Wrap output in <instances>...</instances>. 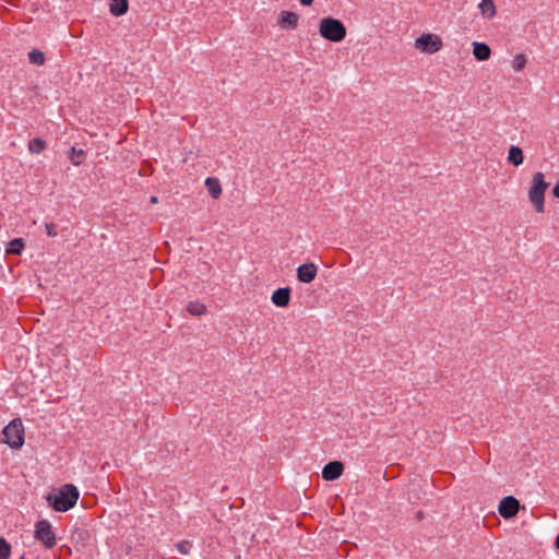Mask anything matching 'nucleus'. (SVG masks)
Wrapping results in <instances>:
<instances>
[{"instance_id":"obj_18","label":"nucleus","mask_w":559,"mask_h":559,"mask_svg":"<svg viewBox=\"0 0 559 559\" xmlns=\"http://www.w3.org/2000/svg\"><path fill=\"white\" fill-rule=\"evenodd\" d=\"M187 311L192 316L199 317L205 313L206 307L200 301H190L187 305Z\"/></svg>"},{"instance_id":"obj_14","label":"nucleus","mask_w":559,"mask_h":559,"mask_svg":"<svg viewBox=\"0 0 559 559\" xmlns=\"http://www.w3.org/2000/svg\"><path fill=\"white\" fill-rule=\"evenodd\" d=\"M507 160L513 166H520L523 164L524 156L521 147L512 145L509 148Z\"/></svg>"},{"instance_id":"obj_2","label":"nucleus","mask_w":559,"mask_h":559,"mask_svg":"<svg viewBox=\"0 0 559 559\" xmlns=\"http://www.w3.org/2000/svg\"><path fill=\"white\" fill-rule=\"evenodd\" d=\"M549 183L546 182L543 173H535L532 178V186L528 190V199L535 207L537 213L545 211L544 200L545 192L548 189Z\"/></svg>"},{"instance_id":"obj_25","label":"nucleus","mask_w":559,"mask_h":559,"mask_svg":"<svg viewBox=\"0 0 559 559\" xmlns=\"http://www.w3.org/2000/svg\"><path fill=\"white\" fill-rule=\"evenodd\" d=\"M45 227L49 237H56L58 235L57 226L53 223L46 224Z\"/></svg>"},{"instance_id":"obj_26","label":"nucleus","mask_w":559,"mask_h":559,"mask_svg":"<svg viewBox=\"0 0 559 559\" xmlns=\"http://www.w3.org/2000/svg\"><path fill=\"white\" fill-rule=\"evenodd\" d=\"M552 192H554V195H555L556 198H558V199H559V181H558V182H557V185L554 187Z\"/></svg>"},{"instance_id":"obj_7","label":"nucleus","mask_w":559,"mask_h":559,"mask_svg":"<svg viewBox=\"0 0 559 559\" xmlns=\"http://www.w3.org/2000/svg\"><path fill=\"white\" fill-rule=\"evenodd\" d=\"M415 48L423 52L432 53L442 47L440 37H416Z\"/></svg>"},{"instance_id":"obj_5","label":"nucleus","mask_w":559,"mask_h":559,"mask_svg":"<svg viewBox=\"0 0 559 559\" xmlns=\"http://www.w3.org/2000/svg\"><path fill=\"white\" fill-rule=\"evenodd\" d=\"M319 31L320 35H346L343 22L330 16L321 20Z\"/></svg>"},{"instance_id":"obj_4","label":"nucleus","mask_w":559,"mask_h":559,"mask_svg":"<svg viewBox=\"0 0 559 559\" xmlns=\"http://www.w3.org/2000/svg\"><path fill=\"white\" fill-rule=\"evenodd\" d=\"M34 537L46 548H52L57 542L56 534L48 520H40L35 524Z\"/></svg>"},{"instance_id":"obj_11","label":"nucleus","mask_w":559,"mask_h":559,"mask_svg":"<svg viewBox=\"0 0 559 559\" xmlns=\"http://www.w3.org/2000/svg\"><path fill=\"white\" fill-rule=\"evenodd\" d=\"M271 300L276 307H286L290 300V288H277L276 290L273 292Z\"/></svg>"},{"instance_id":"obj_27","label":"nucleus","mask_w":559,"mask_h":559,"mask_svg":"<svg viewBox=\"0 0 559 559\" xmlns=\"http://www.w3.org/2000/svg\"><path fill=\"white\" fill-rule=\"evenodd\" d=\"M301 4L304 5H310L313 0H299Z\"/></svg>"},{"instance_id":"obj_29","label":"nucleus","mask_w":559,"mask_h":559,"mask_svg":"<svg viewBox=\"0 0 559 559\" xmlns=\"http://www.w3.org/2000/svg\"><path fill=\"white\" fill-rule=\"evenodd\" d=\"M150 201H151V203L155 204L158 202V199H157V197H151Z\"/></svg>"},{"instance_id":"obj_22","label":"nucleus","mask_w":559,"mask_h":559,"mask_svg":"<svg viewBox=\"0 0 559 559\" xmlns=\"http://www.w3.org/2000/svg\"><path fill=\"white\" fill-rule=\"evenodd\" d=\"M526 64V58L524 55L519 53L513 58L512 68L514 71H521Z\"/></svg>"},{"instance_id":"obj_12","label":"nucleus","mask_w":559,"mask_h":559,"mask_svg":"<svg viewBox=\"0 0 559 559\" xmlns=\"http://www.w3.org/2000/svg\"><path fill=\"white\" fill-rule=\"evenodd\" d=\"M490 52V48L487 44L478 41L473 43V53L477 60L485 61L489 59Z\"/></svg>"},{"instance_id":"obj_28","label":"nucleus","mask_w":559,"mask_h":559,"mask_svg":"<svg viewBox=\"0 0 559 559\" xmlns=\"http://www.w3.org/2000/svg\"><path fill=\"white\" fill-rule=\"evenodd\" d=\"M326 39H330L332 41H340L342 40L344 37H325Z\"/></svg>"},{"instance_id":"obj_6","label":"nucleus","mask_w":559,"mask_h":559,"mask_svg":"<svg viewBox=\"0 0 559 559\" xmlns=\"http://www.w3.org/2000/svg\"><path fill=\"white\" fill-rule=\"evenodd\" d=\"M520 509V502L512 496L504 497L498 507V511L503 519H511L516 515Z\"/></svg>"},{"instance_id":"obj_19","label":"nucleus","mask_w":559,"mask_h":559,"mask_svg":"<svg viewBox=\"0 0 559 559\" xmlns=\"http://www.w3.org/2000/svg\"><path fill=\"white\" fill-rule=\"evenodd\" d=\"M24 249V241L22 238H15L9 242L7 252L11 254H21Z\"/></svg>"},{"instance_id":"obj_30","label":"nucleus","mask_w":559,"mask_h":559,"mask_svg":"<svg viewBox=\"0 0 559 559\" xmlns=\"http://www.w3.org/2000/svg\"><path fill=\"white\" fill-rule=\"evenodd\" d=\"M555 545H556V548L559 549V534L556 537Z\"/></svg>"},{"instance_id":"obj_9","label":"nucleus","mask_w":559,"mask_h":559,"mask_svg":"<svg viewBox=\"0 0 559 559\" xmlns=\"http://www.w3.org/2000/svg\"><path fill=\"white\" fill-rule=\"evenodd\" d=\"M344 471L343 463L340 461H332L328 463L322 469V478L324 480L337 479Z\"/></svg>"},{"instance_id":"obj_3","label":"nucleus","mask_w":559,"mask_h":559,"mask_svg":"<svg viewBox=\"0 0 559 559\" xmlns=\"http://www.w3.org/2000/svg\"><path fill=\"white\" fill-rule=\"evenodd\" d=\"M4 442L12 449H20L24 444V427L20 418L11 420L3 428Z\"/></svg>"},{"instance_id":"obj_17","label":"nucleus","mask_w":559,"mask_h":559,"mask_svg":"<svg viewBox=\"0 0 559 559\" xmlns=\"http://www.w3.org/2000/svg\"><path fill=\"white\" fill-rule=\"evenodd\" d=\"M85 151L82 148L72 147L69 152V159L74 166H79L85 158Z\"/></svg>"},{"instance_id":"obj_21","label":"nucleus","mask_w":559,"mask_h":559,"mask_svg":"<svg viewBox=\"0 0 559 559\" xmlns=\"http://www.w3.org/2000/svg\"><path fill=\"white\" fill-rule=\"evenodd\" d=\"M45 147H46L45 141L39 138L33 139L28 143V150H29V152H32L34 154H39L40 152H43L45 150Z\"/></svg>"},{"instance_id":"obj_24","label":"nucleus","mask_w":559,"mask_h":559,"mask_svg":"<svg viewBox=\"0 0 559 559\" xmlns=\"http://www.w3.org/2000/svg\"><path fill=\"white\" fill-rule=\"evenodd\" d=\"M177 548L180 554L188 555L192 548V545L188 540H182L177 545Z\"/></svg>"},{"instance_id":"obj_16","label":"nucleus","mask_w":559,"mask_h":559,"mask_svg":"<svg viewBox=\"0 0 559 559\" xmlns=\"http://www.w3.org/2000/svg\"><path fill=\"white\" fill-rule=\"evenodd\" d=\"M480 12L486 17H492L496 14V5L493 0H481L479 3Z\"/></svg>"},{"instance_id":"obj_23","label":"nucleus","mask_w":559,"mask_h":559,"mask_svg":"<svg viewBox=\"0 0 559 559\" xmlns=\"http://www.w3.org/2000/svg\"><path fill=\"white\" fill-rule=\"evenodd\" d=\"M11 555V546L4 539L0 538V559H8Z\"/></svg>"},{"instance_id":"obj_20","label":"nucleus","mask_w":559,"mask_h":559,"mask_svg":"<svg viewBox=\"0 0 559 559\" xmlns=\"http://www.w3.org/2000/svg\"><path fill=\"white\" fill-rule=\"evenodd\" d=\"M28 60L35 66H43L45 63V55L38 49H33L28 52Z\"/></svg>"},{"instance_id":"obj_8","label":"nucleus","mask_w":559,"mask_h":559,"mask_svg":"<svg viewBox=\"0 0 559 559\" xmlns=\"http://www.w3.org/2000/svg\"><path fill=\"white\" fill-rule=\"evenodd\" d=\"M318 274V266L312 263H304L297 267V278L299 282L309 284Z\"/></svg>"},{"instance_id":"obj_1","label":"nucleus","mask_w":559,"mask_h":559,"mask_svg":"<svg viewBox=\"0 0 559 559\" xmlns=\"http://www.w3.org/2000/svg\"><path fill=\"white\" fill-rule=\"evenodd\" d=\"M79 496V490L74 485H64L50 492L47 500L56 511L66 512L75 506Z\"/></svg>"},{"instance_id":"obj_15","label":"nucleus","mask_w":559,"mask_h":559,"mask_svg":"<svg viewBox=\"0 0 559 559\" xmlns=\"http://www.w3.org/2000/svg\"><path fill=\"white\" fill-rule=\"evenodd\" d=\"M205 187L213 199H218L222 193L219 180L213 177L205 179Z\"/></svg>"},{"instance_id":"obj_10","label":"nucleus","mask_w":559,"mask_h":559,"mask_svg":"<svg viewBox=\"0 0 559 559\" xmlns=\"http://www.w3.org/2000/svg\"><path fill=\"white\" fill-rule=\"evenodd\" d=\"M298 19L299 16L294 12L282 11L278 16L277 24L281 28L286 31L295 29L297 27Z\"/></svg>"},{"instance_id":"obj_13","label":"nucleus","mask_w":559,"mask_h":559,"mask_svg":"<svg viewBox=\"0 0 559 559\" xmlns=\"http://www.w3.org/2000/svg\"><path fill=\"white\" fill-rule=\"evenodd\" d=\"M110 13L115 16H121L127 13L129 9L128 0H110L109 3Z\"/></svg>"}]
</instances>
